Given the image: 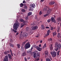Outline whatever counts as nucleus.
<instances>
[{
	"instance_id": "c03bdc74",
	"label": "nucleus",
	"mask_w": 61,
	"mask_h": 61,
	"mask_svg": "<svg viewBox=\"0 0 61 61\" xmlns=\"http://www.w3.org/2000/svg\"><path fill=\"white\" fill-rule=\"evenodd\" d=\"M10 46L11 47H14V45H13L12 44L10 45Z\"/></svg>"
},
{
	"instance_id": "c85d7f7f",
	"label": "nucleus",
	"mask_w": 61,
	"mask_h": 61,
	"mask_svg": "<svg viewBox=\"0 0 61 61\" xmlns=\"http://www.w3.org/2000/svg\"><path fill=\"white\" fill-rule=\"evenodd\" d=\"M22 55L23 56H25L26 55V52H24L23 53Z\"/></svg>"
},
{
	"instance_id": "4468645a",
	"label": "nucleus",
	"mask_w": 61,
	"mask_h": 61,
	"mask_svg": "<svg viewBox=\"0 0 61 61\" xmlns=\"http://www.w3.org/2000/svg\"><path fill=\"white\" fill-rule=\"evenodd\" d=\"M10 53V51H5L4 53V54L5 55H7L8 54H9Z\"/></svg>"
},
{
	"instance_id": "bf43d9fd",
	"label": "nucleus",
	"mask_w": 61,
	"mask_h": 61,
	"mask_svg": "<svg viewBox=\"0 0 61 61\" xmlns=\"http://www.w3.org/2000/svg\"><path fill=\"white\" fill-rule=\"evenodd\" d=\"M10 53H12V50L11 49L10 50Z\"/></svg>"
},
{
	"instance_id": "a211bd4d",
	"label": "nucleus",
	"mask_w": 61,
	"mask_h": 61,
	"mask_svg": "<svg viewBox=\"0 0 61 61\" xmlns=\"http://www.w3.org/2000/svg\"><path fill=\"white\" fill-rule=\"evenodd\" d=\"M36 49H37L38 51H41V50H42V48L39 47L38 46Z\"/></svg>"
},
{
	"instance_id": "dca6fc26",
	"label": "nucleus",
	"mask_w": 61,
	"mask_h": 61,
	"mask_svg": "<svg viewBox=\"0 0 61 61\" xmlns=\"http://www.w3.org/2000/svg\"><path fill=\"white\" fill-rule=\"evenodd\" d=\"M57 37L58 38H61V34L60 33H58V35H57Z\"/></svg>"
},
{
	"instance_id": "680f3d73",
	"label": "nucleus",
	"mask_w": 61,
	"mask_h": 61,
	"mask_svg": "<svg viewBox=\"0 0 61 61\" xmlns=\"http://www.w3.org/2000/svg\"><path fill=\"white\" fill-rule=\"evenodd\" d=\"M44 26H44V25H41V28H42V27H44Z\"/></svg>"
},
{
	"instance_id": "c756f323",
	"label": "nucleus",
	"mask_w": 61,
	"mask_h": 61,
	"mask_svg": "<svg viewBox=\"0 0 61 61\" xmlns=\"http://www.w3.org/2000/svg\"><path fill=\"white\" fill-rule=\"evenodd\" d=\"M47 8H44L43 9V11H46V10H47Z\"/></svg>"
},
{
	"instance_id": "603ef678",
	"label": "nucleus",
	"mask_w": 61,
	"mask_h": 61,
	"mask_svg": "<svg viewBox=\"0 0 61 61\" xmlns=\"http://www.w3.org/2000/svg\"><path fill=\"white\" fill-rule=\"evenodd\" d=\"M42 30H44L45 29V26H44L42 28Z\"/></svg>"
},
{
	"instance_id": "473e14b6",
	"label": "nucleus",
	"mask_w": 61,
	"mask_h": 61,
	"mask_svg": "<svg viewBox=\"0 0 61 61\" xmlns=\"http://www.w3.org/2000/svg\"><path fill=\"white\" fill-rule=\"evenodd\" d=\"M48 15H49L48 14H46L44 15V17H46L47 16H48Z\"/></svg>"
},
{
	"instance_id": "37998d69",
	"label": "nucleus",
	"mask_w": 61,
	"mask_h": 61,
	"mask_svg": "<svg viewBox=\"0 0 61 61\" xmlns=\"http://www.w3.org/2000/svg\"><path fill=\"white\" fill-rule=\"evenodd\" d=\"M29 19L28 17L27 16L26 17H25V20H28Z\"/></svg>"
},
{
	"instance_id": "49530a36",
	"label": "nucleus",
	"mask_w": 61,
	"mask_h": 61,
	"mask_svg": "<svg viewBox=\"0 0 61 61\" xmlns=\"http://www.w3.org/2000/svg\"><path fill=\"white\" fill-rule=\"evenodd\" d=\"M42 14V12H41V11H40L39 12V15H41Z\"/></svg>"
},
{
	"instance_id": "338daca9",
	"label": "nucleus",
	"mask_w": 61,
	"mask_h": 61,
	"mask_svg": "<svg viewBox=\"0 0 61 61\" xmlns=\"http://www.w3.org/2000/svg\"><path fill=\"white\" fill-rule=\"evenodd\" d=\"M59 40L60 42H61V39H59Z\"/></svg>"
},
{
	"instance_id": "9b49d317",
	"label": "nucleus",
	"mask_w": 61,
	"mask_h": 61,
	"mask_svg": "<svg viewBox=\"0 0 61 61\" xmlns=\"http://www.w3.org/2000/svg\"><path fill=\"white\" fill-rule=\"evenodd\" d=\"M22 36H23L24 37H27L28 34L26 33H23Z\"/></svg>"
},
{
	"instance_id": "f8f14e48",
	"label": "nucleus",
	"mask_w": 61,
	"mask_h": 61,
	"mask_svg": "<svg viewBox=\"0 0 61 61\" xmlns=\"http://www.w3.org/2000/svg\"><path fill=\"white\" fill-rule=\"evenodd\" d=\"M48 52L47 51H45V56H49V55L48 56Z\"/></svg>"
},
{
	"instance_id": "1a4fd4ad",
	"label": "nucleus",
	"mask_w": 61,
	"mask_h": 61,
	"mask_svg": "<svg viewBox=\"0 0 61 61\" xmlns=\"http://www.w3.org/2000/svg\"><path fill=\"white\" fill-rule=\"evenodd\" d=\"M49 26L50 27V30H51V31L52 32H54V30L56 28L55 27H52L51 25H50Z\"/></svg>"
},
{
	"instance_id": "39448f33",
	"label": "nucleus",
	"mask_w": 61,
	"mask_h": 61,
	"mask_svg": "<svg viewBox=\"0 0 61 61\" xmlns=\"http://www.w3.org/2000/svg\"><path fill=\"white\" fill-rule=\"evenodd\" d=\"M50 53L51 54L52 56L53 57H56L57 54H56V51H51L50 52Z\"/></svg>"
},
{
	"instance_id": "f704fd0d",
	"label": "nucleus",
	"mask_w": 61,
	"mask_h": 61,
	"mask_svg": "<svg viewBox=\"0 0 61 61\" xmlns=\"http://www.w3.org/2000/svg\"><path fill=\"white\" fill-rule=\"evenodd\" d=\"M28 30H29V27H27L26 28V31H28Z\"/></svg>"
},
{
	"instance_id": "423d86ee",
	"label": "nucleus",
	"mask_w": 61,
	"mask_h": 61,
	"mask_svg": "<svg viewBox=\"0 0 61 61\" xmlns=\"http://www.w3.org/2000/svg\"><path fill=\"white\" fill-rule=\"evenodd\" d=\"M31 25H33V30H35L36 29H37L38 28V26H35V23H33L30 24Z\"/></svg>"
},
{
	"instance_id": "052dcab7",
	"label": "nucleus",
	"mask_w": 61,
	"mask_h": 61,
	"mask_svg": "<svg viewBox=\"0 0 61 61\" xmlns=\"http://www.w3.org/2000/svg\"><path fill=\"white\" fill-rule=\"evenodd\" d=\"M14 32L15 33H17V31L16 30H14Z\"/></svg>"
},
{
	"instance_id": "20e7f679",
	"label": "nucleus",
	"mask_w": 61,
	"mask_h": 61,
	"mask_svg": "<svg viewBox=\"0 0 61 61\" xmlns=\"http://www.w3.org/2000/svg\"><path fill=\"white\" fill-rule=\"evenodd\" d=\"M30 46L31 45L30 44L29 42L25 44L24 48L25 50L26 49L29 48L30 47Z\"/></svg>"
},
{
	"instance_id": "c9c22d12",
	"label": "nucleus",
	"mask_w": 61,
	"mask_h": 61,
	"mask_svg": "<svg viewBox=\"0 0 61 61\" xmlns=\"http://www.w3.org/2000/svg\"><path fill=\"white\" fill-rule=\"evenodd\" d=\"M60 51H57V55L58 56H59V53H60Z\"/></svg>"
},
{
	"instance_id": "79ce46f5",
	"label": "nucleus",
	"mask_w": 61,
	"mask_h": 61,
	"mask_svg": "<svg viewBox=\"0 0 61 61\" xmlns=\"http://www.w3.org/2000/svg\"><path fill=\"white\" fill-rule=\"evenodd\" d=\"M24 9H27V6H25L24 7Z\"/></svg>"
},
{
	"instance_id": "69168bd1",
	"label": "nucleus",
	"mask_w": 61,
	"mask_h": 61,
	"mask_svg": "<svg viewBox=\"0 0 61 61\" xmlns=\"http://www.w3.org/2000/svg\"><path fill=\"white\" fill-rule=\"evenodd\" d=\"M11 54L12 56H13V54H14L12 52V53H11Z\"/></svg>"
},
{
	"instance_id": "bb28decb",
	"label": "nucleus",
	"mask_w": 61,
	"mask_h": 61,
	"mask_svg": "<svg viewBox=\"0 0 61 61\" xmlns=\"http://www.w3.org/2000/svg\"><path fill=\"white\" fill-rule=\"evenodd\" d=\"M48 41L49 42H50V41H53V39L52 38H50L49 39H48Z\"/></svg>"
},
{
	"instance_id": "e433bc0d",
	"label": "nucleus",
	"mask_w": 61,
	"mask_h": 61,
	"mask_svg": "<svg viewBox=\"0 0 61 61\" xmlns=\"http://www.w3.org/2000/svg\"><path fill=\"white\" fill-rule=\"evenodd\" d=\"M34 47V48H36V49H37V47H38V46H36V45H34V46H33Z\"/></svg>"
},
{
	"instance_id": "e2e57ef3",
	"label": "nucleus",
	"mask_w": 61,
	"mask_h": 61,
	"mask_svg": "<svg viewBox=\"0 0 61 61\" xmlns=\"http://www.w3.org/2000/svg\"><path fill=\"white\" fill-rule=\"evenodd\" d=\"M25 45V44L23 42L22 43V45L23 46H24Z\"/></svg>"
},
{
	"instance_id": "6e6d98bb",
	"label": "nucleus",
	"mask_w": 61,
	"mask_h": 61,
	"mask_svg": "<svg viewBox=\"0 0 61 61\" xmlns=\"http://www.w3.org/2000/svg\"><path fill=\"white\" fill-rule=\"evenodd\" d=\"M30 57H27V59H28V60L29 59H30Z\"/></svg>"
},
{
	"instance_id": "58836bf2",
	"label": "nucleus",
	"mask_w": 61,
	"mask_h": 61,
	"mask_svg": "<svg viewBox=\"0 0 61 61\" xmlns=\"http://www.w3.org/2000/svg\"><path fill=\"white\" fill-rule=\"evenodd\" d=\"M33 9V8H31L29 10L30 11H32L33 10V9Z\"/></svg>"
},
{
	"instance_id": "2eb2a0df",
	"label": "nucleus",
	"mask_w": 61,
	"mask_h": 61,
	"mask_svg": "<svg viewBox=\"0 0 61 61\" xmlns=\"http://www.w3.org/2000/svg\"><path fill=\"white\" fill-rule=\"evenodd\" d=\"M8 56L9 59H12V56L11 54H8Z\"/></svg>"
},
{
	"instance_id": "7c9ffc66",
	"label": "nucleus",
	"mask_w": 61,
	"mask_h": 61,
	"mask_svg": "<svg viewBox=\"0 0 61 61\" xmlns=\"http://www.w3.org/2000/svg\"><path fill=\"white\" fill-rule=\"evenodd\" d=\"M23 6H24V4H23L21 3L20 4V6L21 7H23Z\"/></svg>"
},
{
	"instance_id": "774afa93",
	"label": "nucleus",
	"mask_w": 61,
	"mask_h": 61,
	"mask_svg": "<svg viewBox=\"0 0 61 61\" xmlns=\"http://www.w3.org/2000/svg\"><path fill=\"white\" fill-rule=\"evenodd\" d=\"M19 34V33L18 32L16 34V35H18Z\"/></svg>"
},
{
	"instance_id": "aec40b11",
	"label": "nucleus",
	"mask_w": 61,
	"mask_h": 61,
	"mask_svg": "<svg viewBox=\"0 0 61 61\" xmlns=\"http://www.w3.org/2000/svg\"><path fill=\"white\" fill-rule=\"evenodd\" d=\"M55 3V2L54 1H51L49 3V5H53Z\"/></svg>"
},
{
	"instance_id": "3c124183",
	"label": "nucleus",
	"mask_w": 61,
	"mask_h": 61,
	"mask_svg": "<svg viewBox=\"0 0 61 61\" xmlns=\"http://www.w3.org/2000/svg\"><path fill=\"white\" fill-rule=\"evenodd\" d=\"M46 29H50V28L49 27H48V26H46Z\"/></svg>"
},
{
	"instance_id": "13d9d810",
	"label": "nucleus",
	"mask_w": 61,
	"mask_h": 61,
	"mask_svg": "<svg viewBox=\"0 0 61 61\" xmlns=\"http://www.w3.org/2000/svg\"><path fill=\"white\" fill-rule=\"evenodd\" d=\"M46 8H48V9H49L50 8H49V7H48V6H46Z\"/></svg>"
},
{
	"instance_id": "a19ab883",
	"label": "nucleus",
	"mask_w": 61,
	"mask_h": 61,
	"mask_svg": "<svg viewBox=\"0 0 61 61\" xmlns=\"http://www.w3.org/2000/svg\"><path fill=\"white\" fill-rule=\"evenodd\" d=\"M21 11L22 12H25V10L24 9H22L21 10Z\"/></svg>"
},
{
	"instance_id": "4d7b16f0",
	"label": "nucleus",
	"mask_w": 61,
	"mask_h": 61,
	"mask_svg": "<svg viewBox=\"0 0 61 61\" xmlns=\"http://www.w3.org/2000/svg\"><path fill=\"white\" fill-rule=\"evenodd\" d=\"M13 40H12V39H11L10 40V42H11V43H13Z\"/></svg>"
},
{
	"instance_id": "a878e982",
	"label": "nucleus",
	"mask_w": 61,
	"mask_h": 61,
	"mask_svg": "<svg viewBox=\"0 0 61 61\" xmlns=\"http://www.w3.org/2000/svg\"><path fill=\"white\" fill-rule=\"evenodd\" d=\"M25 25L24 23H21L20 25L21 27H23V26H24Z\"/></svg>"
},
{
	"instance_id": "864d4df0",
	"label": "nucleus",
	"mask_w": 61,
	"mask_h": 61,
	"mask_svg": "<svg viewBox=\"0 0 61 61\" xmlns=\"http://www.w3.org/2000/svg\"><path fill=\"white\" fill-rule=\"evenodd\" d=\"M36 61H39V58H38L36 59Z\"/></svg>"
},
{
	"instance_id": "09e8293b",
	"label": "nucleus",
	"mask_w": 61,
	"mask_h": 61,
	"mask_svg": "<svg viewBox=\"0 0 61 61\" xmlns=\"http://www.w3.org/2000/svg\"><path fill=\"white\" fill-rule=\"evenodd\" d=\"M51 20L50 19H49V20H47V22L48 23H50V20Z\"/></svg>"
},
{
	"instance_id": "9d476101",
	"label": "nucleus",
	"mask_w": 61,
	"mask_h": 61,
	"mask_svg": "<svg viewBox=\"0 0 61 61\" xmlns=\"http://www.w3.org/2000/svg\"><path fill=\"white\" fill-rule=\"evenodd\" d=\"M8 61V57L7 55H6L4 58L3 61Z\"/></svg>"
},
{
	"instance_id": "f03ea898",
	"label": "nucleus",
	"mask_w": 61,
	"mask_h": 61,
	"mask_svg": "<svg viewBox=\"0 0 61 61\" xmlns=\"http://www.w3.org/2000/svg\"><path fill=\"white\" fill-rule=\"evenodd\" d=\"M33 53L34 54L33 55V57L34 58H36L37 56L38 57H40V53L38 52V51H34L33 52Z\"/></svg>"
},
{
	"instance_id": "5fc2aeb1",
	"label": "nucleus",
	"mask_w": 61,
	"mask_h": 61,
	"mask_svg": "<svg viewBox=\"0 0 61 61\" xmlns=\"http://www.w3.org/2000/svg\"><path fill=\"white\" fill-rule=\"evenodd\" d=\"M23 3H26L25 0H23Z\"/></svg>"
},
{
	"instance_id": "4c0bfd02",
	"label": "nucleus",
	"mask_w": 61,
	"mask_h": 61,
	"mask_svg": "<svg viewBox=\"0 0 61 61\" xmlns=\"http://www.w3.org/2000/svg\"><path fill=\"white\" fill-rule=\"evenodd\" d=\"M20 22H23V21H24V20L22 19H20Z\"/></svg>"
},
{
	"instance_id": "8fccbe9b",
	"label": "nucleus",
	"mask_w": 61,
	"mask_h": 61,
	"mask_svg": "<svg viewBox=\"0 0 61 61\" xmlns=\"http://www.w3.org/2000/svg\"><path fill=\"white\" fill-rule=\"evenodd\" d=\"M24 60L25 61H27V59L26 58V57H24Z\"/></svg>"
},
{
	"instance_id": "f3484780",
	"label": "nucleus",
	"mask_w": 61,
	"mask_h": 61,
	"mask_svg": "<svg viewBox=\"0 0 61 61\" xmlns=\"http://www.w3.org/2000/svg\"><path fill=\"white\" fill-rule=\"evenodd\" d=\"M52 34L53 36H55L56 35L57 32H56V31H55V32H53Z\"/></svg>"
},
{
	"instance_id": "6e6552de",
	"label": "nucleus",
	"mask_w": 61,
	"mask_h": 61,
	"mask_svg": "<svg viewBox=\"0 0 61 61\" xmlns=\"http://www.w3.org/2000/svg\"><path fill=\"white\" fill-rule=\"evenodd\" d=\"M51 20L52 23H56V20L55 19V18L53 17H51Z\"/></svg>"
},
{
	"instance_id": "5701e85b",
	"label": "nucleus",
	"mask_w": 61,
	"mask_h": 61,
	"mask_svg": "<svg viewBox=\"0 0 61 61\" xmlns=\"http://www.w3.org/2000/svg\"><path fill=\"white\" fill-rule=\"evenodd\" d=\"M36 5L34 4H33L31 6L33 8H35V7L36 6Z\"/></svg>"
},
{
	"instance_id": "ddd939ff",
	"label": "nucleus",
	"mask_w": 61,
	"mask_h": 61,
	"mask_svg": "<svg viewBox=\"0 0 61 61\" xmlns=\"http://www.w3.org/2000/svg\"><path fill=\"white\" fill-rule=\"evenodd\" d=\"M49 46L51 51H52V50H53V47L52 44H51L49 45Z\"/></svg>"
},
{
	"instance_id": "6ab92c4d",
	"label": "nucleus",
	"mask_w": 61,
	"mask_h": 61,
	"mask_svg": "<svg viewBox=\"0 0 61 61\" xmlns=\"http://www.w3.org/2000/svg\"><path fill=\"white\" fill-rule=\"evenodd\" d=\"M24 36H23V35H21L19 37V39L20 40H22V39L24 38Z\"/></svg>"
},
{
	"instance_id": "72a5a7b5",
	"label": "nucleus",
	"mask_w": 61,
	"mask_h": 61,
	"mask_svg": "<svg viewBox=\"0 0 61 61\" xmlns=\"http://www.w3.org/2000/svg\"><path fill=\"white\" fill-rule=\"evenodd\" d=\"M57 30H60V26H57Z\"/></svg>"
},
{
	"instance_id": "412c9836",
	"label": "nucleus",
	"mask_w": 61,
	"mask_h": 61,
	"mask_svg": "<svg viewBox=\"0 0 61 61\" xmlns=\"http://www.w3.org/2000/svg\"><path fill=\"white\" fill-rule=\"evenodd\" d=\"M51 10H51V9H49L47 11V13L48 14H50V13H51Z\"/></svg>"
},
{
	"instance_id": "de8ad7c7",
	"label": "nucleus",
	"mask_w": 61,
	"mask_h": 61,
	"mask_svg": "<svg viewBox=\"0 0 61 61\" xmlns=\"http://www.w3.org/2000/svg\"><path fill=\"white\" fill-rule=\"evenodd\" d=\"M40 35L39 34H38L37 36H36V37H39V36Z\"/></svg>"
},
{
	"instance_id": "cd10ccee",
	"label": "nucleus",
	"mask_w": 61,
	"mask_h": 61,
	"mask_svg": "<svg viewBox=\"0 0 61 61\" xmlns=\"http://www.w3.org/2000/svg\"><path fill=\"white\" fill-rule=\"evenodd\" d=\"M30 15H32V12H29L28 14V16H30Z\"/></svg>"
},
{
	"instance_id": "2f4dec72",
	"label": "nucleus",
	"mask_w": 61,
	"mask_h": 61,
	"mask_svg": "<svg viewBox=\"0 0 61 61\" xmlns=\"http://www.w3.org/2000/svg\"><path fill=\"white\" fill-rule=\"evenodd\" d=\"M31 52V51L30 50L28 51H26L27 53H28V54H29V53H30Z\"/></svg>"
},
{
	"instance_id": "b1692460",
	"label": "nucleus",
	"mask_w": 61,
	"mask_h": 61,
	"mask_svg": "<svg viewBox=\"0 0 61 61\" xmlns=\"http://www.w3.org/2000/svg\"><path fill=\"white\" fill-rule=\"evenodd\" d=\"M23 23H22V24H24L25 25H27V24L26 23L25 21L23 20Z\"/></svg>"
},
{
	"instance_id": "7ed1b4c3",
	"label": "nucleus",
	"mask_w": 61,
	"mask_h": 61,
	"mask_svg": "<svg viewBox=\"0 0 61 61\" xmlns=\"http://www.w3.org/2000/svg\"><path fill=\"white\" fill-rule=\"evenodd\" d=\"M19 25H20V24L17 21V23H15L13 25V28L14 29L16 30L18 28V27L19 26Z\"/></svg>"
},
{
	"instance_id": "4be33fe9",
	"label": "nucleus",
	"mask_w": 61,
	"mask_h": 61,
	"mask_svg": "<svg viewBox=\"0 0 61 61\" xmlns=\"http://www.w3.org/2000/svg\"><path fill=\"white\" fill-rule=\"evenodd\" d=\"M57 20L58 22L61 21V18L60 17H59L57 18Z\"/></svg>"
},
{
	"instance_id": "0e129e2a",
	"label": "nucleus",
	"mask_w": 61,
	"mask_h": 61,
	"mask_svg": "<svg viewBox=\"0 0 61 61\" xmlns=\"http://www.w3.org/2000/svg\"><path fill=\"white\" fill-rule=\"evenodd\" d=\"M30 55V56H31V55H32V52H31H31L30 53V55Z\"/></svg>"
},
{
	"instance_id": "ea45409f",
	"label": "nucleus",
	"mask_w": 61,
	"mask_h": 61,
	"mask_svg": "<svg viewBox=\"0 0 61 61\" xmlns=\"http://www.w3.org/2000/svg\"><path fill=\"white\" fill-rule=\"evenodd\" d=\"M43 46L45 47V48L46 47V43H45L44 45Z\"/></svg>"
},
{
	"instance_id": "0eeeda50",
	"label": "nucleus",
	"mask_w": 61,
	"mask_h": 61,
	"mask_svg": "<svg viewBox=\"0 0 61 61\" xmlns=\"http://www.w3.org/2000/svg\"><path fill=\"white\" fill-rule=\"evenodd\" d=\"M50 29L51 28H50L49 30H47L46 34L45 35V36H44V37H46V36H49V34L51 33Z\"/></svg>"
},
{
	"instance_id": "a18cd8bd",
	"label": "nucleus",
	"mask_w": 61,
	"mask_h": 61,
	"mask_svg": "<svg viewBox=\"0 0 61 61\" xmlns=\"http://www.w3.org/2000/svg\"><path fill=\"white\" fill-rule=\"evenodd\" d=\"M11 29L12 32H14L15 30L14 29H12V28H11Z\"/></svg>"
},
{
	"instance_id": "f257e3e1",
	"label": "nucleus",
	"mask_w": 61,
	"mask_h": 61,
	"mask_svg": "<svg viewBox=\"0 0 61 61\" xmlns=\"http://www.w3.org/2000/svg\"><path fill=\"white\" fill-rule=\"evenodd\" d=\"M54 46L55 47V50L56 51H57L61 49V45L60 43H58L57 42L55 43Z\"/></svg>"
},
{
	"instance_id": "393cba45",
	"label": "nucleus",
	"mask_w": 61,
	"mask_h": 61,
	"mask_svg": "<svg viewBox=\"0 0 61 61\" xmlns=\"http://www.w3.org/2000/svg\"><path fill=\"white\" fill-rule=\"evenodd\" d=\"M16 45L18 48H20V44H16Z\"/></svg>"
}]
</instances>
